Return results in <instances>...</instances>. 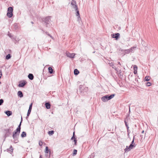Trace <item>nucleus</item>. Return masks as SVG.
<instances>
[{
  "label": "nucleus",
  "mask_w": 158,
  "mask_h": 158,
  "mask_svg": "<svg viewBox=\"0 0 158 158\" xmlns=\"http://www.w3.org/2000/svg\"><path fill=\"white\" fill-rule=\"evenodd\" d=\"M22 121V117L21 118V121L20 122V123L19 125L18 128H17V129H16V130H15L13 132L12 137L14 139H15L17 138V135H19V133L20 132V129H21L20 126L21 125V124Z\"/></svg>",
  "instance_id": "1"
},
{
  "label": "nucleus",
  "mask_w": 158,
  "mask_h": 158,
  "mask_svg": "<svg viewBox=\"0 0 158 158\" xmlns=\"http://www.w3.org/2000/svg\"><path fill=\"white\" fill-rule=\"evenodd\" d=\"M114 96V94H112L109 96L108 95H106L102 97V100L104 102H106L113 98Z\"/></svg>",
  "instance_id": "2"
},
{
  "label": "nucleus",
  "mask_w": 158,
  "mask_h": 158,
  "mask_svg": "<svg viewBox=\"0 0 158 158\" xmlns=\"http://www.w3.org/2000/svg\"><path fill=\"white\" fill-rule=\"evenodd\" d=\"M13 8L12 7H10L8 8L7 15L9 18L13 16Z\"/></svg>",
  "instance_id": "3"
},
{
  "label": "nucleus",
  "mask_w": 158,
  "mask_h": 158,
  "mask_svg": "<svg viewBox=\"0 0 158 158\" xmlns=\"http://www.w3.org/2000/svg\"><path fill=\"white\" fill-rule=\"evenodd\" d=\"M72 7L75 10L78 9V7L76 1L74 0H72L71 3Z\"/></svg>",
  "instance_id": "4"
},
{
  "label": "nucleus",
  "mask_w": 158,
  "mask_h": 158,
  "mask_svg": "<svg viewBox=\"0 0 158 158\" xmlns=\"http://www.w3.org/2000/svg\"><path fill=\"white\" fill-rule=\"evenodd\" d=\"M134 147V145L132 144H131L129 147L127 146L126 148L124 149L125 152L129 151Z\"/></svg>",
  "instance_id": "5"
},
{
  "label": "nucleus",
  "mask_w": 158,
  "mask_h": 158,
  "mask_svg": "<svg viewBox=\"0 0 158 158\" xmlns=\"http://www.w3.org/2000/svg\"><path fill=\"white\" fill-rule=\"evenodd\" d=\"M66 54L67 57L70 58H73L75 55V54L74 53H71L69 52H66Z\"/></svg>",
  "instance_id": "6"
},
{
  "label": "nucleus",
  "mask_w": 158,
  "mask_h": 158,
  "mask_svg": "<svg viewBox=\"0 0 158 158\" xmlns=\"http://www.w3.org/2000/svg\"><path fill=\"white\" fill-rule=\"evenodd\" d=\"M120 36V34L118 33H117L115 34H111V36L113 38H115L116 40H117Z\"/></svg>",
  "instance_id": "7"
},
{
  "label": "nucleus",
  "mask_w": 158,
  "mask_h": 158,
  "mask_svg": "<svg viewBox=\"0 0 158 158\" xmlns=\"http://www.w3.org/2000/svg\"><path fill=\"white\" fill-rule=\"evenodd\" d=\"M32 103H31L29 106V108L27 114V116H29V114H30L31 110L32 109Z\"/></svg>",
  "instance_id": "8"
},
{
  "label": "nucleus",
  "mask_w": 158,
  "mask_h": 158,
  "mask_svg": "<svg viewBox=\"0 0 158 158\" xmlns=\"http://www.w3.org/2000/svg\"><path fill=\"white\" fill-rule=\"evenodd\" d=\"M76 10L77 11L76 13V16L78 17L77 20L78 21H79L81 20V18L80 17V15L79 14V11L78 10Z\"/></svg>",
  "instance_id": "9"
},
{
  "label": "nucleus",
  "mask_w": 158,
  "mask_h": 158,
  "mask_svg": "<svg viewBox=\"0 0 158 158\" xmlns=\"http://www.w3.org/2000/svg\"><path fill=\"white\" fill-rule=\"evenodd\" d=\"M121 51L123 52L124 55H125L126 54H128L130 52L129 49L125 50H121Z\"/></svg>",
  "instance_id": "10"
},
{
  "label": "nucleus",
  "mask_w": 158,
  "mask_h": 158,
  "mask_svg": "<svg viewBox=\"0 0 158 158\" xmlns=\"http://www.w3.org/2000/svg\"><path fill=\"white\" fill-rule=\"evenodd\" d=\"M137 67L136 65H134V73L135 74H136L137 73Z\"/></svg>",
  "instance_id": "11"
},
{
  "label": "nucleus",
  "mask_w": 158,
  "mask_h": 158,
  "mask_svg": "<svg viewBox=\"0 0 158 158\" xmlns=\"http://www.w3.org/2000/svg\"><path fill=\"white\" fill-rule=\"evenodd\" d=\"M18 95L20 98H22L23 96L22 92L21 91H19L17 93Z\"/></svg>",
  "instance_id": "12"
},
{
  "label": "nucleus",
  "mask_w": 158,
  "mask_h": 158,
  "mask_svg": "<svg viewBox=\"0 0 158 158\" xmlns=\"http://www.w3.org/2000/svg\"><path fill=\"white\" fill-rule=\"evenodd\" d=\"M13 125L11 126L10 128L6 130L8 132H10L12 131L13 128Z\"/></svg>",
  "instance_id": "13"
},
{
  "label": "nucleus",
  "mask_w": 158,
  "mask_h": 158,
  "mask_svg": "<svg viewBox=\"0 0 158 158\" xmlns=\"http://www.w3.org/2000/svg\"><path fill=\"white\" fill-rule=\"evenodd\" d=\"M28 77L30 80H32L33 79L34 76L32 74L30 73L28 75Z\"/></svg>",
  "instance_id": "14"
},
{
  "label": "nucleus",
  "mask_w": 158,
  "mask_h": 158,
  "mask_svg": "<svg viewBox=\"0 0 158 158\" xmlns=\"http://www.w3.org/2000/svg\"><path fill=\"white\" fill-rule=\"evenodd\" d=\"M45 106L47 109H49L50 108V104L49 103L47 102L45 103Z\"/></svg>",
  "instance_id": "15"
},
{
  "label": "nucleus",
  "mask_w": 158,
  "mask_h": 158,
  "mask_svg": "<svg viewBox=\"0 0 158 158\" xmlns=\"http://www.w3.org/2000/svg\"><path fill=\"white\" fill-rule=\"evenodd\" d=\"M5 113L8 116H10L12 114V112L10 111H6Z\"/></svg>",
  "instance_id": "16"
},
{
  "label": "nucleus",
  "mask_w": 158,
  "mask_h": 158,
  "mask_svg": "<svg viewBox=\"0 0 158 158\" xmlns=\"http://www.w3.org/2000/svg\"><path fill=\"white\" fill-rule=\"evenodd\" d=\"M25 84L26 83L24 82H22L19 85V87H23L25 85Z\"/></svg>",
  "instance_id": "17"
},
{
  "label": "nucleus",
  "mask_w": 158,
  "mask_h": 158,
  "mask_svg": "<svg viewBox=\"0 0 158 158\" xmlns=\"http://www.w3.org/2000/svg\"><path fill=\"white\" fill-rule=\"evenodd\" d=\"M48 70L49 72L51 73L52 74L53 73V69L51 67H49L48 68Z\"/></svg>",
  "instance_id": "18"
},
{
  "label": "nucleus",
  "mask_w": 158,
  "mask_h": 158,
  "mask_svg": "<svg viewBox=\"0 0 158 158\" xmlns=\"http://www.w3.org/2000/svg\"><path fill=\"white\" fill-rule=\"evenodd\" d=\"M150 79V77L149 76H147L145 77L144 78V80L145 81H148Z\"/></svg>",
  "instance_id": "19"
},
{
  "label": "nucleus",
  "mask_w": 158,
  "mask_h": 158,
  "mask_svg": "<svg viewBox=\"0 0 158 158\" xmlns=\"http://www.w3.org/2000/svg\"><path fill=\"white\" fill-rule=\"evenodd\" d=\"M79 71L77 69H75L74 70V73L75 75H77L79 73Z\"/></svg>",
  "instance_id": "20"
},
{
  "label": "nucleus",
  "mask_w": 158,
  "mask_h": 158,
  "mask_svg": "<svg viewBox=\"0 0 158 158\" xmlns=\"http://www.w3.org/2000/svg\"><path fill=\"white\" fill-rule=\"evenodd\" d=\"M21 136L22 137H26V132L24 131L23 132L21 135Z\"/></svg>",
  "instance_id": "21"
},
{
  "label": "nucleus",
  "mask_w": 158,
  "mask_h": 158,
  "mask_svg": "<svg viewBox=\"0 0 158 158\" xmlns=\"http://www.w3.org/2000/svg\"><path fill=\"white\" fill-rule=\"evenodd\" d=\"M11 56L10 54H8L6 56V59L7 60H8L10 59L11 58Z\"/></svg>",
  "instance_id": "22"
},
{
  "label": "nucleus",
  "mask_w": 158,
  "mask_h": 158,
  "mask_svg": "<svg viewBox=\"0 0 158 158\" xmlns=\"http://www.w3.org/2000/svg\"><path fill=\"white\" fill-rule=\"evenodd\" d=\"M49 152V149L48 148V147H46L45 148V152L46 154H47Z\"/></svg>",
  "instance_id": "23"
},
{
  "label": "nucleus",
  "mask_w": 158,
  "mask_h": 158,
  "mask_svg": "<svg viewBox=\"0 0 158 158\" xmlns=\"http://www.w3.org/2000/svg\"><path fill=\"white\" fill-rule=\"evenodd\" d=\"M77 150L76 149H74L73 152V155L74 156L75 155H76L77 153Z\"/></svg>",
  "instance_id": "24"
},
{
  "label": "nucleus",
  "mask_w": 158,
  "mask_h": 158,
  "mask_svg": "<svg viewBox=\"0 0 158 158\" xmlns=\"http://www.w3.org/2000/svg\"><path fill=\"white\" fill-rule=\"evenodd\" d=\"M54 131H49L48 132V133L50 135H52L53 134Z\"/></svg>",
  "instance_id": "25"
},
{
  "label": "nucleus",
  "mask_w": 158,
  "mask_h": 158,
  "mask_svg": "<svg viewBox=\"0 0 158 158\" xmlns=\"http://www.w3.org/2000/svg\"><path fill=\"white\" fill-rule=\"evenodd\" d=\"M135 48V47H131V48L129 49V50H130V52H133L134 51V48Z\"/></svg>",
  "instance_id": "26"
},
{
  "label": "nucleus",
  "mask_w": 158,
  "mask_h": 158,
  "mask_svg": "<svg viewBox=\"0 0 158 158\" xmlns=\"http://www.w3.org/2000/svg\"><path fill=\"white\" fill-rule=\"evenodd\" d=\"M146 85L147 86H149L151 85V83L150 82H148L146 83Z\"/></svg>",
  "instance_id": "27"
},
{
  "label": "nucleus",
  "mask_w": 158,
  "mask_h": 158,
  "mask_svg": "<svg viewBox=\"0 0 158 158\" xmlns=\"http://www.w3.org/2000/svg\"><path fill=\"white\" fill-rule=\"evenodd\" d=\"M4 101L2 99H0V106L3 102Z\"/></svg>",
  "instance_id": "28"
},
{
  "label": "nucleus",
  "mask_w": 158,
  "mask_h": 158,
  "mask_svg": "<svg viewBox=\"0 0 158 158\" xmlns=\"http://www.w3.org/2000/svg\"><path fill=\"white\" fill-rule=\"evenodd\" d=\"M39 145L41 146L43 145V142L41 141H40L39 142Z\"/></svg>",
  "instance_id": "29"
},
{
  "label": "nucleus",
  "mask_w": 158,
  "mask_h": 158,
  "mask_svg": "<svg viewBox=\"0 0 158 158\" xmlns=\"http://www.w3.org/2000/svg\"><path fill=\"white\" fill-rule=\"evenodd\" d=\"M2 76V73L0 71V78Z\"/></svg>",
  "instance_id": "30"
},
{
  "label": "nucleus",
  "mask_w": 158,
  "mask_h": 158,
  "mask_svg": "<svg viewBox=\"0 0 158 158\" xmlns=\"http://www.w3.org/2000/svg\"><path fill=\"white\" fill-rule=\"evenodd\" d=\"M74 142H75V144L76 145V143H77V140H76V139H74Z\"/></svg>",
  "instance_id": "31"
},
{
  "label": "nucleus",
  "mask_w": 158,
  "mask_h": 158,
  "mask_svg": "<svg viewBox=\"0 0 158 158\" xmlns=\"http://www.w3.org/2000/svg\"><path fill=\"white\" fill-rule=\"evenodd\" d=\"M74 132H73V136L71 138L72 139H73V138H75V137H74Z\"/></svg>",
  "instance_id": "32"
},
{
  "label": "nucleus",
  "mask_w": 158,
  "mask_h": 158,
  "mask_svg": "<svg viewBox=\"0 0 158 158\" xmlns=\"http://www.w3.org/2000/svg\"><path fill=\"white\" fill-rule=\"evenodd\" d=\"M10 149L11 150L12 152L13 150V149L12 148V147L11 146L10 147Z\"/></svg>",
  "instance_id": "33"
},
{
  "label": "nucleus",
  "mask_w": 158,
  "mask_h": 158,
  "mask_svg": "<svg viewBox=\"0 0 158 158\" xmlns=\"http://www.w3.org/2000/svg\"><path fill=\"white\" fill-rule=\"evenodd\" d=\"M134 142V139H133V140H132L131 144H133Z\"/></svg>",
  "instance_id": "34"
},
{
  "label": "nucleus",
  "mask_w": 158,
  "mask_h": 158,
  "mask_svg": "<svg viewBox=\"0 0 158 158\" xmlns=\"http://www.w3.org/2000/svg\"><path fill=\"white\" fill-rule=\"evenodd\" d=\"M144 133V131H142V133Z\"/></svg>",
  "instance_id": "35"
},
{
  "label": "nucleus",
  "mask_w": 158,
  "mask_h": 158,
  "mask_svg": "<svg viewBox=\"0 0 158 158\" xmlns=\"http://www.w3.org/2000/svg\"><path fill=\"white\" fill-rule=\"evenodd\" d=\"M50 152H49V156H50Z\"/></svg>",
  "instance_id": "36"
},
{
  "label": "nucleus",
  "mask_w": 158,
  "mask_h": 158,
  "mask_svg": "<svg viewBox=\"0 0 158 158\" xmlns=\"http://www.w3.org/2000/svg\"><path fill=\"white\" fill-rule=\"evenodd\" d=\"M110 65H111V66H112V65H113V64H112V63H111V64H110Z\"/></svg>",
  "instance_id": "37"
},
{
  "label": "nucleus",
  "mask_w": 158,
  "mask_h": 158,
  "mask_svg": "<svg viewBox=\"0 0 158 158\" xmlns=\"http://www.w3.org/2000/svg\"><path fill=\"white\" fill-rule=\"evenodd\" d=\"M40 158H43L41 156H40Z\"/></svg>",
  "instance_id": "38"
},
{
  "label": "nucleus",
  "mask_w": 158,
  "mask_h": 158,
  "mask_svg": "<svg viewBox=\"0 0 158 158\" xmlns=\"http://www.w3.org/2000/svg\"><path fill=\"white\" fill-rule=\"evenodd\" d=\"M118 64H120V65L121 64H120V63L119 62H118Z\"/></svg>",
  "instance_id": "39"
},
{
  "label": "nucleus",
  "mask_w": 158,
  "mask_h": 158,
  "mask_svg": "<svg viewBox=\"0 0 158 158\" xmlns=\"http://www.w3.org/2000/svg\"><path fill=\"white\" fill-rule=\"evenodd\" d=\"M46 156H47V154H46Z\"/></svg>",
  "instance_id": "40"
},
{
  "label": "nucleus",
  "mask_w": 158,
  "mask_h": 158,
  "mask_svg": "<svg viewBox=\"0 0 158 158\" xmlns=\"http://www.w3.org/2000/svg\"><path fill=\"white\" fill-rule=\"evenodd\" d=\"M126 126L127 127V124H126Z\"/></svg>",
  "instance_id": "41"
},
{
  "label": "nucleus",
  "mask_w": 158,
  "mask_h": 158,
  "mask_svg": "<svg viewBox=\"0 0 158 158\" xmlns=\"http://www.w3.org/2000/svg\"><path fill=\"white\" fill-rule=\"evenodd\" d=\"M31 23H33V22H32Z\"/></svg>",
  "instance_id": "42"
},
{
  "label": "nucleus",
  "mask_w": 158,
  "mask_h": 158,
  "mask_svg": "<svg viewBox=\"0 0 158 158\" xmlns=\"http://www.w3.org/2000/svg\"><path fill=\"white\" fill-rule=\"evenodd\" d=\"M1 82H0V84H1Z\"/></svg>",
  "instance_id": "43"
}]
</instances>
